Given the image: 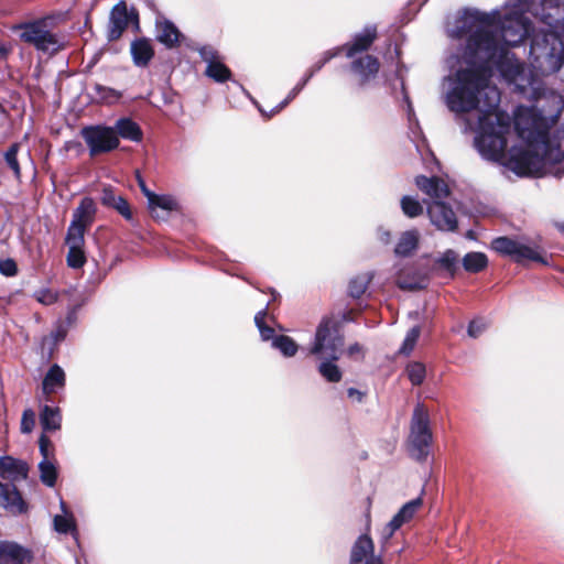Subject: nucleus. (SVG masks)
Returning a JSON list of instances; mask_svg holds the SVG:
<instances>
[{
  "instance_id": "4468645a",
  "label": "nucleus",
  "mask_w": 564,
  "mask_h": 564,
  "mask_svg": "<svg viewBox=\"0 0 564 564\" xmlns=\"http://www.w3.org/2000/svg\"><path fill=\"white\" fill-rule=\"evenodd\" d=\"M427 215L431 223L442 231H455L458 223L452 207L442 200L427 204Z\"/></svg>"
},
{
  "instance_id": "603ef678",
  "label": "nucleus",
  "mask_w": 564,
  "mask_h": 564,
  "mask_svg": "<svg viewBox=\"0 0 564 564\" xmlns=\"http://www.w3.org/2000/svg\"><path fill=\"white\" fill-rule=\"evenodd\" d=\"M68 332V327H66L64 324H59L57 328L51 334L54 343L57 344L65 339Z\"/></svg>"
},
{
  "instance_id": "f257e3e1",
  "label": "nucleus",
  "mask_w": 564,
  "mask_h": 564,
  "mask_svg": "<svg viewBox=\"0 0 564 564\" xmlns=\"http://www.w3.org/2000/svg\"><path fill=\"white\" fill-rule=\"evenodd\" d=\"M538 30L518 8L495 9L482 12L465 9L447 28L452 39L467 37L462 55H451L446 63L453 70L444 77L445 104L457 115L479 111L477 123L465 118L464 131H475V147L482 159L497 161L507 144L506 134L511 129L510 116L499 110L500 91L490 84L492 66L502 76V66L511 68L525 64L518 59L509 47L517 46Z\"/></svg>"
},
{
  "instance_id": "13d9d810",
  "label": "nucleus",
  "mask_w": 564,
  "mask_h": 564,
  "mask_svg": "<svg viewBox=\"0 0 564 564\" xmlns=\"http://www.w3.org/2000/svg\"><path fill=\"white\" fill-rule=\"evenodd\" d=\"M399 286L402 290H409V291L420 290V289L424 288V285L422 283H408L404 281H400Z\"/></svg>"
},
{
  "instance_id": "de8ad7c7",
  "label": "nucleus",
  "mask_w": 564,
  "mask_h": 564,
  "mask_svg": "<svg viewBox=\"0 0 564 564\" xmlns=\"http://www.w3.org/2000/svg\"><path fill=\"white\" fill-rule=\"evenodd\" d=\"M486 327L487 324L484 319H473L468 325L467 334L473 338H477L485 332Z\"/></svg>"
},
{
  "instance_id": "c9c22d12",
  "label": "nucleus",
  "mask_w": 564,
  "mask_h": 564,
  "mask_svg": "<svg viewBox=\"0 0 564 564\" xmlns=\"http://www.w3.org/2000/svg\"><path fill=\"white\" fill-rule=\"evenodd\" d=\"M406 373L413 386H420L425 379V366L419 361L411 362L406 367Z\"/></svg>"
},
{
  "instance_id": "c85d7f7f",
  "label": "nucleus",
  "mask_w": 564,
  "mask_h": 564,
  "mask_svg": "<svg viewBox=\"0 0 564 564\" xmlns=\"http://www.w3.org/2000/svg\"><path fill=\"white\" fill-rule=\"evenodd\" d=\"M205 75L216 83H225L231 78L230 69L220 59L207 65Z\"/></svg>"
},
{
  "instance_id": "a878e982",
  "label": "nucleus",
  "mask_w": 564,
  "mask_h": 564,
  "mask_svg": "<svg viewBox=\"0 0 564 564\" xmlns=\"http://www.w3.org/2000/svg\"><path fill=\"white\" fill-rule=\"evenodd\" d=\"M423 505V500L421 497H417L406 503H404L401 509L393 516V519L402 527L403 524L410 522L416 511Z\"/></svg>"
},
{
  "instance_id": "6ab92c4d",
  "label": "nucleus",
  "mask_w": 564,
  "mask_h": 564,
  "mask_svg": "<svg viewBox=\"0 0 564 564\" xmlns=\"http://www.w3.org/2000/svg\"><path fill=\"white\" fill-rule=\"evenodd\" d=\"M130 54L137 67H147L154 56V48L151 40L139 37L131 42Z\"/></svg>"
},
{
  "instance_id": "bb28decb",
  "label": "nucleus",
  "mask_w": 564,
  "mask_h": 564,
  "mask_svg": "<svg viewBox=\"0 0 564 564\" xmlns=\"http://www.w3.org/2000/svg\"><path fill=\"white\" fill-rule=\"evenodd\" d=\"M488 264V258L482 252H468L463 258V267L467 272H480Z\"/></svg>"
},
{
  "instance_id": "aec40b11",
  "label": "nucleus",
  "mask_w": 564,
  "mask_h": 564,
  "mask_svg": "<svg viewBox=\"0 0 564 564\" xmlns=\"http://www.w3.org/2000/svg\"><path fill=\"white\" fill-rule=\"evenodd\" d=\"M97 205L91 197H84L73 210L72 221L89 228L96 218Z\"/></svg>"
},
{
  "instance_id": "c03bdc74",
  "label": "nucleus",
  "mask_w": 564,
  "mask_h": 564,
  "mask_svg": "<svg viewBox=\"0 0 564 564\" xmlns=\"http://www.w3.org/2000/svg\"><path fill=\"white\" fill-rule=\"evenodd\" d=\"M34 297L43 305H52L57 301V293L50 289H41L34 293Z\"/></svg>"
},
{
  "instance_id": "473e14b6",
  "label": "nucleus",
  "mask_w": 564,
  "mask_h": 564,
  "mask_svg": "<svg viewBox=\"0 0 564 564\" xmlns=\"http://www.w3.org/2000/svg\"><path fill=\"white\" fill-rule=\"evenodd\" d=\"M458 254L453 249H447L441 257L435 260L442 269L454 276L457 269Z\"/></svg>"
},
{
  "instance_id": "864d4df0",
  "label": "nucleus",
  "mask_w": 564,
  "mask_h": 564,
  "mask_svg": "<svg viewBox=\"0 0 564 564\" xmlns=\"http://www.w3.org/2000/svg\"><path fill=\"white\" fill-rule=\"evenodd\" d=\"M79 307L80 304L75 305L68 310L65 322L63 323L66 327L69 328L73 324H75L77 319V311L79 310Z\"/></svg>"
},
{
  "instance_id": "9b49d317",
  "label": "nucleus",
  "mask_w": 564,
  "mask_h": 564,
  "mask_svg": "<svg viewBox=\"0 0 564 564\" xmlns=\"http://www.w3.org/2000/svg\"><path fill=\"white\" fill-rule=\"evenodd\" d=\"M491 248L502 256L512 258L518 263L525 260L546 263L545 258L540 253L539 249L527 246L509 237H498L491 242Z\"/></svg>"
},
{
  "instance_id": "b1692460",
  "label": "nucleus",
  "mask_w": 564,
  "mask_h": 564,
  "mask_svg": "<svg viewBox=\"0 0 564 564\" xmlns=\"http://www.w3.org/2000/svg\"><path fill=\"white\" fill-rule=\"evenodd\" d=\"M62 414L57 406L44 405L40 411V423L45 432L61 429Z\"/></svg>"
},
{
  "instance_id": "cd10ccee",
  "label": "nucleus",
  "mask_w": 564,
  "mask_h": 564,
  "mask_svg": "<svg viewBox=\"0 0 564 564\" xmlns=\"http://www.w3.org/2000/svg\"><path fill=\"white\" fill-rule=\"evenodd\" d=\"M272 347L278 349L286 358L295 356L299 350V345L295 340L286 335H278V337H274Z\"/></svg>"
},
{
  "instance_id": "6e6552de",
  "label": "nucleus",
  "mask_w": 564,
  "mask_h": 564,
  "mask_svg": "<svg viewBox=\"0 0 564 564\" xmlns=\"http://www.w3.org/2000/svg\"><path fill=\"white\" fill-rule=\"evenodd\" d=\"M366 532L357 538L350 551L349 564H383L382 555L375 554V543L369 532L371 527L372 498L364 501Z\"/></svg>"
},
{
  "instance_id": "f8f14e48",
  "label": "nucleus",
  "mask_w": 564,
  "mask_h": 564,
  "mask_svg": "<svg viewBox=\"0 0 564 564\" xmlns=\"http://www.w3.org/2000/svg\"><path fill=\"white\" fill-rule=\"evenodd\" d=\"M130 23L139 28V13L134 8L129 10L124 1H119L109 14L107 40L109 42L119 40Z\"/></svg>"
},
{
  "instance_id": "1a4fd4ad",
  "label": "nucleus",
  "mask_w": 564,
  "mask_h": 564,
  "mask_svg": "<svg viewBox=\"0 0 564 564\" xmlns=\"http://www.w3.org/2000/svg\"><path fill=\"white\" fill-rule=\"evenodd\" d=\"M15 29L22 30L20 34L22 41L34 45L39 51L54 54L62 47L57 36L46 29L45 20L23 22Z\"/></svg>"
},
{
  "instance_id": "c756f323",
  "label": "nucleus",
  "mask_w": 564,
  "mask_h": 564,
  "mask_svg": "<svg viewBox=\"0 0 564 564\" xmlns=\"http://www.w3.org/2000/svg\"><path fill=\"white\" fill-rule=\"evenodd\" d=\"M88 228L77 224L75 221H70L67 234L65 237V243L67 246H84L85 245V232Z\"/></svg>"
},
{
  "instance_id": "2f4dec72",
  "label": "nucleus",
  "mask_w": 564,
  "mask_h": 564,
  "mask_svg": "<svg viewBox=\"0 0 564 564\" xmlns=\"http://www.w3.org/2000/svg\"><path fill=\"white\" fill-rule=\"evenodd\" d=\"M400 205L403 214L409 218H415L423 214V205L413 196H403Z\"/></svg>"
},
{
  "instance_id": "3c124183",
  "label": "nucleus",
  "mask_w": 564,
  "mask_h": 564,
  "mask_svg": "<svg viewBox=\"0 0 564 564\" xmlns=\"http://www.w3.org/2000/svg\"><path fill=\"white\" fill-rule=\"evenodd\" d=\"M51 446H52V443H51L50 438L46 437L44 434H42L39 438V447H40V453L43 458H48Z\"/></svg>"
},
{
  "instance_id": "09e8293b",
  "label": "nucleus",
  "mask_w": 564,
  "mask_h": 564,
  "mask_svg": "<svg viewBox=\"0 0 564 564\" xmlns=\"http://www.w3.org/2000/svg\"><path fill=\"white\" fill-rule=\"evenodd\" d=\"M313 77V72H307L300 83H297L290 91V98H295L300 91L306 86Z\"/></svg>"
},
{
  "instance_id": "2eb2a0df",
  "label": "nucleus",
  "mask_w": 564,
  "mask_h": 564,
  "mask_svg": "<svg viewBox=\"0 0 564 564\" xmlns=\"http://www.w3.org/2000/svg\"><path fill=\"white\" fill-rule=\"evenodd\" d=\"M34 561V552L18 542L0 541V564H31Z\"/></svg>"
},
{
  "instance_id": "f3484780",
  "label": "nucleus",
  "mask_w": 564,
  "mask_h": 564,
  "mask_svg": "<svg viewBox=\"0 0 564 564\" xmlns=\"http://www.w3.org/2000/svg\"><path fill=\"white\" fill-rule=\"evenodd\" d=\"M149 208L156 218L165 220L170 213L180 210L178 200L172 195L153 194L148 200Z\"/></svg>"
},
{
  "instance_id": "423d86ee",
  "label": "nucleus",
  "mask_w": 564,
  "mask_h": 564,
  "mask_svg": "<svg viewBox=\"0 0 564 564\" xmlns=\"http://www.w3.org/2000/svg\"><path fill=\"white\" fill-rule=\"evenodd\" d=\"M343 347L344 336L340 334L338 323L333 318H323L317 326L310 354L339 359Z\"/></svg>"
},
{
  "instance_id": "4be33fe9",
  "label": "nucleus",
  "mask_w": 564,
  "mask_h": 564,
  "mask_svg": "<svg viewBox=\"0 0 564 564\" xmlns=\"http://www.w3.org/2000/svg\"><path fill=\"white\" fill-rule=\"evenodd\" d=\"M112 128H115L118 138H122L131 142H141L143 139L141 127L131 118H119Z\"/></svg>"
},
{
  "instance_id": "20e7f679",
  "label": "nucleus",
  "mask_w": 564,
  "mask_h": 564,
  "mask_svg": "<svg viewBox=\"0 0 564 564\" xmlns=\"http://www.w3.org/2000/svg\"><path fill=\"white\" fill-rule=\"evenodd\" d=\"M377 39L376 25H367L361 32L356 33L351 43H346L340 47L345 51L348 58H352L350 70L359 78V84L364 86L370 79H373L379 72V61L372 55L356 57L357 54L370 48Z\"/></svg>"
},
{
  "instance_id": "ddd939ff",
  "label": "nucleus",
  "mask_w": 564,
  "mask_h": 564,
  "mask_svg": "<svg viewBox=\"0 0 564 564\" xmlns=\"http://www.w3.org/2000/svg\"><path fill=\"white\" fill-rule=\"evenodd\" d=\"M154 26L156 41L167 50L180 47L182 42L186 40L175 23L162 14L155 18Z\"/></svg>"
},
{
  "instance_id": "393cba45",
  "label": "nucleus",
  "mask_w": 564,
  "mask_h": 564,
  "mask_svg": "<svg viewBox=\"0 0 564 564\" xmlns=\"http://www.w3.org/2000/svg\"><path fill=\"white\" fill-rule=\"evenodd\" d=\"M324 360L317 367L319 375L330 383L339 382L343 378V372L335 364L337 359L330 357H322Z\"/></svg>"
},
{
  "instance_id": "a19ab883",
  "label": "nucleus",
  "mask_w": 564,
  "mask_h": 564,
  "mask_svg": "<svg viewBox=\"0 0 564 564\" xmlns=\"http://www.w3.org/2000/svg\"><path fill=\"white\" fill-rule=\"evenodd\" d=\"M340 53V47H335L323 53V56L307 72H313V76L319 72L326 63L335 58Z\"/></svg>"
},
{
  "instance_id": "5fc2aeb1",
  "label": "nucleus",
  "mask_w": 564,
  "mask_h": 564,
  "mask_svg": "<svg viewBox=\"0 0 564 564\" xmlns=\"http://www.w3.org/2000/svg\"><path fill=\"white\" fill-rule=\"evenodd\" d=\"M377 237L379 241L382 242L383 245H389L391 242L392 235L389 229L384 227H379L377 230Z\"/></svg>"
},
{
  "instance_id": "f704fd0d",
  "label": "nucleus",
  "mask_w": 564,
  "mask_h": 564,
  "mask_svg": "<svg viewBox=\"0 0 564 564\" xmlns=\"http://www.w3.org/2000/svg\"><path fill=\"white\" fill-rule=\"evenodd\" d=\"M39 468L42 482L50 487L54 486L57 479V470L53 460H40Z\"/></svg>"
},
{
  "instance_id": "49530a36",
  "label": "nucleus",
  "mask_w": 564,
  "mask_h": 564,
  "mask_svg": "<svg viewBox=\"0 0 564 564\" xmlns=\"http://www.w3.org/2000/svg\"><path fill=\"white\" fill-rule=\"evenodd\" d=\"M35 425V413L31 409H26L22 413L21 419V431L23 433H30Z\"/></svg>"
},
{
  "instance_id": "e2e57ef3",
  "label": "nucleus",
  "mask_w": 564,
  "mask_h": 564,
  "mask_svg": "<svg viewBox=\"0 0 564 564\" xmlns=\"http://www.w3.org/2000/svg\"><path fill=\"white\" fill-rule=\"evenodd\" d=\"M360 350H361L360 345L356 343V344H354V345L349 346V348H348V354H349L350 356H352V355H355V354L359 352Z\"/></svg>"
},
{
  "instance_id": "7ed1b4c3",
  "label": "nucleus",
  "mask_w": 564,
  "mask_h": 564,
  "mask_svg": "<svg viewBox=\"0 0 564 564\" xmlns=\"http://www.w3.org/2000/svg\"><path fill=\"white\" fill-rule=\"evenodd\" d=\"M556 13L533 12L534 18L545 28H540L530 41L531 66L542 75L558 72L564 63V36L560 30L563 20L562 8H551Z\"/></svg>"
},
{
  "instance_id": "9d476101",
  "label": "nucleus",
  "mask_w": 564,
  "mask_h": 564,
  "mask_svg": "<svg viewBox=\"0 0 564 564\" xmlns=\"http://www.w3.org/2000/svg\"><path fill=\"white\" fill-rule=\"evenodd\" d=\"M82 137L88 147L90 156L109 153L120 144L115 128L109 126L96 124L84 127L82 129Z\"/></svg>"
},
{
  "instance_id": "412c9836",
  "label": "nucleus",
  "mask_w": 564,
  "mask_h": 564,
  "mask_svg": "<svg viewBox=\"0 0 564 564\" xmlns=\"http://www.w3.org/2000/svg\"><path fill=\"white\" fill-rule=\"evenodd\" d=\"M66 384V375L63 368L54 364L50 367L42 381V391L47 397L63 389Z\"/></svg>"
},
{
  "instance_id": "7c9ffc66",
  "label": "nucleus",
  "mask_w": 564,
  "mask_h": 564,
  "mask_svg": "<svg viewBox=\"0 0 564 564\" xmlns=\"http://www.w3.org/2000/svg\"><path fill=\"white\" fill-rule=\"evenodd\" d=\"M372 276L361 274L352 278L348 285V293L354 299H359L367 290Z\"/></svg>"
},
{
  "instance_id": "052dcab7",
  "label": "nucleus",
  "mask_w": 564,
  "mask_h": 564,
  "mask_svg": "<svg viewBox=\"0 0 564 564\" xmlns=\"http://www.w3.org/2000/svg\"><path fill=\"white\" fill-rule=\"evenodd\" d=\"M347 395H348V398L355 399L358 402H361L362 397H364L362 392L356 388H348Z\"/></svg>"
},
{
  "instance_id": "a211bd4d",
  "label": "nucleus",
  "mask_w": 564,
  "mask_h": 564,
  "mask_svg": "<svg viewBox=\"0 0 564 564\" xmlns=\"http://www.w3.org/2000/svg\"><path fill=\"white\" fill-rule=\"evenodd\" d=\"M100 202L105 207L112 208L118 212L124 219L130 220L132 213L127 199L117 195L112 186H105L101 191Z\"/></svg>"
},
{
  "instance_id": "4d7b16f0",
  "label": "nucleus",
  "mask_w": 564,
  "mask_h": 564,
  "mask_svg": "<svg viewBox=\"0 0 564 564\" xmlns=\"http://www.w3.org/2000/svg\"><path fill=\"white\" fill-rule=\"evenodd\" d=\"M137 182H138V185L140 187V191L142 192V194L149 200L150 197L154 194V192H152L151 189L148 188V186L145 184V181L143 180V177L141 176L140 173H137Z\"/></svg>"
},
{
  "instance_id": "a18cd8bd",
  "label": "nucleus",
  "mask_w": 564,
  "mask_h": 564,
  "mask_svg": "<svg viewBox=\"0 0 564 564\" xmlns=\"http://www.w3.org/2000/svg\"><path fill=\"white\" fill-rule=\"evenodd\" d=\"M0 273L4 276L11 278L18 274V264L11 259H0Z\"/></svg>"
},
{
  "instance_id": "8fccbe9b",
  "label": "nucleus",
  "mask_w": 564,
  "mask_h": 564,
  "mask_svg": "<svg viewBox=\"0 0 564 564\" xmlns=\"http://www.w3.org/2000/svg\"><path fill=\"white\" fill-rule=\"evenodd\" d=\"M259 333H260V337L263 341H271V344L273 343V339L274 337H278V335L275 334V330L268 326V325H262L260 326L259 325Z\"/></svg>"
},
{
  "instance_id": "4c0bfd02",
  "label": "nucleus",
  "mask_w": 564,
  "mask_h": 564,
  "mask_svg": "<svg viewBox=\"0 0 564 564\" xmlns=\"http://www.w3.org/2000/svg\"><path fill=\"white\" fill-rule=\"evenodd\" d=\"M420 334H421V328L417 325L413 326L411 329H409V332L406 333L405 338L402 343V346L400 347V350H399L400 354L409 355L413 350V348L420 337Z\"/></svg>"
},
{
  "instance_id": "79ce46f5",
  "label": "nucleus",
  "mask_w": 564,
  "mask_h": 564,
  "mask_svg": "<svg viewBox=\"0 0 564 564\" xmlns=\"http://www.w3.org/2000/svg\"><path fill=\"white\" fill-rule=\"evenodd\" d=\"M401 525L393 518L382 528L380 532V542L382 546H384L389 540L393 536L397 530H399Z\"/></svg>"
},
{
  "instance_id": "6e6d98bb",
  "label": "nucleus",
  "mask_w": 564,
  "mask_h": 564,
  "mask_svg": "<svg viewBox=\"0 0 564 564\" xmlns=\"http://www.w3.org/2000/svg\"><path fill=\"white\" fill-rule=\"evenodd\" d=\"M544 6H545V12H552V13H556V11L552 10L551 8H561L557 3V0H542L540 7L536 8L534 12H541L542 8H544Z\"/></svg>"
},
{
  "instance_id": "69168bd1",
  "label": "nucleus",
  "mask_w": 564,
  "mask_h": 564,
  "mask_svg": "<svg viewBox=\"0 0 564 564\" xmlns=\"http://www.w3.org/2000/svg\"><path fill=\"white\" fill-rule=\"evenodd\" d=\"M0 458H6V459H9V458H13L12 456L10 455H1Z\"/></svg>"
},
{
  "instance_id": "0eeeda50",
  "label": "nucleus",
  "mask_w": 564,
  "mask_h": 564,
  "mask_svg": "<svg viewBox=\"0 0 564 564\" xmlns=\"http://www.w3.org/2000/svg\"><path fill=\"white\" fill-rule=\"evenodd\" d=\"M432 432L427 410L417 404L414 408L409 436V451L413 458H427L431 454Z\"/></svg>"
},
{
  "instance_id": "72a5a7b5",
  "label": "nucleus",
  "mask_w": 564,
  "mask_h": 564,
  "mask_svg": "<svg viewBox=\"0 0 564 564\" xmlns=\"http://www.w3.org/2000/svg\"><path fill=\"white\" fill-rule=\"evenodd\" d=\"M68 253L66 257L67 265L72 269H80L86 263L84 246H67Z\"/></svg>"
},
{
  "instance_id": "f03ea898",
  "label": "nucleus",
  "mask_w": 564,
  "mask_h": 564,
  "mask_svg": "<svg viewBox=\"0 0 564 564\" xmlns=\"http://www.w3.org/2000/svg\"><path fill=\"white\" fill-rule=\"evenodd\" d=\"M502 78L514 86V91L534 101L531 107L519 106L514 111L513 124L523 147H512L509 156L501 155L496 162L518 176L541 175L546 166L564 160V149L556 139L550 138V129L564 109V97L545 86L528 68L502 66ZM510 131L506 134H508ZM508 141V138H506ZM508 143L506 144L507 149ZM506 153V150H503ZM495 162L494 160H490Z\"/></svg>"
},
{
  "instance_id": "ea45409f",
  "label": "nucleus",
  "mask_w": 564,
  "mask_h": 564,
  "mask_svg": "<svg viewBox=\"0 0 564 564\" xmlns=\"http://www.w3.org/2000/svg\"><path fill=\"white\" fill-rule=\"evenodd\" d=\"M54 529L58 533L70 532L72 530L75 529V522H74L73 517L67 518V517L59 516V514L55 516L54 517Z\"/></svg>"
},
{
  "instance_id": "e433bc0d",
  "label": "nucleus",
  "mask_w": 564,
  "mask_h": 564,
  "mask_svg": "<svg viewBox=\"0 0 564 564\" xmlns=\"http://www.w3.org/2000/svg\"><path fill=\"white\" fill-rule=\"evenodd\" d=\"M19 144L13 143L4 153V160L8 166L13 171L15 178L20 180L21 170L18 161Z\"/></svg>"
},
{
  "instance_id": "dca6fc26",
  "label": "nucleus",
  "mask_w": 564,
  "mask_h": 564,
  "mask_svg": "<svg viewBox=\"0 0 564 564\" xmlns=\"http://www.w3.org/2000/svg\"><path fill=\"white\" fill-rule=\"evenodd\" d=\"M417 188L429 195L433 200H442L449 195L447 184L440 177L419 175L415 177Z\"/></svg>"
},
{
  "instance_id": "39448f33",
  "label": "nucleus",
  "mask_w": 564,
  "mask_h": 564,
  "mask_svg": "<svg viewBox=\"0 0 564 564\" xmlns=\"http://www.w3.org/2000/svg\"><path fill=\"white\" fill-rule=\"evenodd\" d=\"M28 473L26 460H0V477L10 482L0 481V507L14 514L28 511V503L15 486V482L26 479Z\"/></svg>"
},
{
  "instance_id": "37998d69",
  "label": "nucleus",
  "mask_w": 564,
  "mask_h": 564,
  "mask_svg": "<svg viewBox=\"0 0 564 564\" xmlns=\"http://www.w3.org/2000/svg\"><path fill=\"white\" fill-rule=\"evenodd\" d=\"M196 50L198 51L200 58L207 65H210L220 59L218 52L212 45H203Z\"/></svg>"
},
{
  "instance_id": "0e129e2a",
  "label": "nucleus",
  "mask_w": 564,
  "mask_h": 564,
  "mask_svg": "<svg viewBox=\"0 0 564 564\" xmlns=\"http://www.w3.org/2000/svg\"><path fill=\"white\" fill-rule=\"evenodd\" d=\"M404 98H405V100H406V102H408L409 110H410V111H412V107H411V104H410V101H409V97H408V96H405Z\"/></svg>"
},
{
  "instance_id": "5701e85b",
  "label": "nucleus",
  "mask_w": 564,
  "mask_h": 564,
  "mask_svg": "<svg viewBox=\"0 0 564 564\" xmlns=\"http://www.w3.org/2000/svg\"><path fill=\"white\" fill-rule=\"evenodd\" d=\"M417 246L419 232L416 230H408L400 236L394 248V253L398 257L405 258L411 256L412 252L416 250Z\"/></svg>"
},
{
  "instance_id": "bf43d9fd",
  "label": "nucleus",
  "mask_w": 564,
  "mask_h": 564,
  "mask_svg": "<svg viewBox=\"0 0 564 564\" xmlns=\"http://www.w3.org/2000/svg\"><path fill=\"white\" fill-rule=\"evenodd\" d=\"M265 316H267V308H263L256 314L254 324H256L257 328H259V325L260 326L265 325V322H264Z\"/></svg>"
},
{
  "instance_id": "680f3d73",
  "label": "nucleus",
  "mask_w": 564,
  "mask_h": 564,
  "mask_svg": "<svg viewBox=\"0 0 564 564\" xmlns=\"http://www.w3.org/2000/svg\"><path fill=\"white\" fill-rule=\"evenodd\" d=\"M294 98H290V93L288 94L286 98L282 100L275 108L272 109L273 113L279 112L282 110L285 106H288Z\"/></svg>"
},
{
  "instance_id": "58836bf2",
  "label": "nucleus",
  "mask_w": 564,
  "mask_h": 564,
  "mask_svg": "<svg viewBox=\"0 0 564 564\" xmlns=\"http://www.w3.org/2000/svg\"><path fill=\"white\" fill-rule=\"evenodd\" d=\"M94 91L98 95V97L107 102H113L120 99L121 94L110 87L102 86L100 84L94 85Z\"/></svg>"
}]
</instances>
